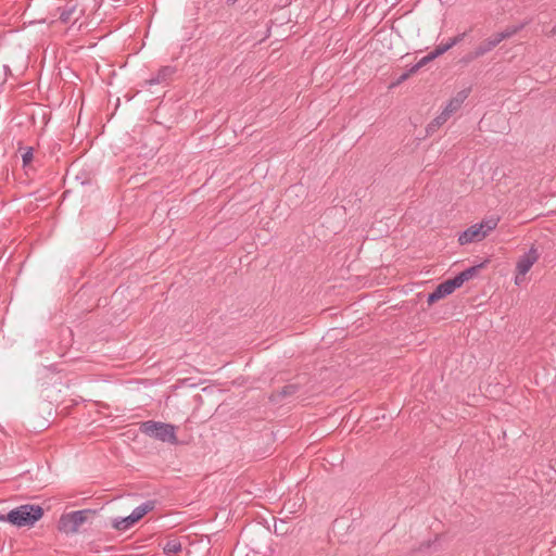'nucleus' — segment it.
Instances as JSON below:
<instances>
[{
	"mask_svg": "<svg viewBox=\"0 0 556 556\" xmlns=\"http://www.w3.org/2000/svg\"><path fill=\"white\" fill-rule=\"evenodd\" d=\"M180 549V544L176 541H170L164 546V552L168 555L176 554Z\"/></svg>",
	"mask_w": 556,
	"mask_h": 556,
	"instance_id": "obj_13",
	"label": "nucleus"
},
{
	"mask_svg": "<svg viewBox=\"0 0 556 556\" xmlns=\"http://www.w3.org/2000/svg\"><path fill=\"white\" fill-rule=\"evenodd\" d=\"M434 59V54L432 52L429 53L428 55L420 59L419 62L410 68V73H416L419 68H421L422 66H425L427 63Z\"/></svg>",
	"mask_w": 556,
	"mask_h": 556,
	"instance_id": "obj_12",
	"label": "nucleus"
},
{
	"mask_svg": "<svg viewBox=\"0 0 556 556\" xmlns=\"http://www.w3.org/2000/svg\"><path fill=\"white\" fill-rule=\"evenodd\" d=\"M498 218L491 217L488 219H483L479 224L471 225L464 232H462L458 237V242L460 245H465L471 242H478L483 240L492 230H494L497 226Z\"/></svg>",
	"mask_w": 556,
	"mask_h": 556,
	"instance_id": "obj_1",
	"label": "nucleus"
},
{
	"mask_svg": "<svg viewBox=\"0 0 556 556\" xmlns=\"http://www.w3.org/2000/svg\"><path fill=\"white\" fill-rule=\"evenodd\" d=\"M460 36L458 37H454V38H451L446 43H444V46H448V50L455 46L459 40H460Z\"/></svg>",
	"mask_w": 556,
	"mask_h": 556,
	"instance_id": "obj_16",
	"label": "nucleus"
},
{
	"mask_svg": "<svg viewBox=\"0 0 556 556\" xmlns=\"http://www.w3.org/2000/svg\"><path fill=\"white\" fill-rule=\"evenodd\" d=\"M485 263H481L480 265L472 266L464 271H462L459 275H457L454 280L457 283L458 288L463 286L465 281H468L476 277L481 268H483Z\"/></svg>",
	"mask_w": 556,
	"mask_h": 556,
	"instance_id": "obj_10",
	"label": "nucleus"
},
{
	"mask_svg": "<svg viewBox=\"0 0 556 556\" xmlns=\"http://www.w3.org/2000/svg\"><path fill=\"white\" fill-rule=\"evenodd\" d=\"M539 257V251L534 247H531V249L527 253L519 256L515 268L514 282L516 286H522L528 281L527 274L530 271L532 266L538 262Z\"/></svg>",
	"mask_w": 556,
	"mask_h": 556,
	"instance_id": "obj_5",
	"label": "nucleus"
},
{
	"mask_svg": "<svg viewBox=\"0 0 556 556\" xmlns=\"http://www.w3.org/2000/svg\"><path fill=\"white\" fill-rule=\"evenodd\" d=\"M74 10H72L71 12L68 13H63L61 18L64 21V22H70L71 21V13H73Z\"/></svg>",
	"mask_w": 556,
	"mask_h": 556,
	"instance_id": "obj_17",
	"label": "nucleus"
},
{
	"mask_svg": "<svg viewBox=\"0 0 556 556\" xmlns=\"http://www.w3.org/2000/svg\"><path fill=\"white\" fill-rule=\"evenodd\" d=\"M22 160H23L24 166H27L30 164V162L33 161V149L31 148L25 149V151L22 154Z\"/></svg>",
	"mask_w": 556,
	"mask_h": 556,
	"instance_id": "obj_14",
	"label": "nucleus"
},
{
	"mask_svg": "<svg viewBox=\"0 0 556 556\" xmlns=\"http://www.w3.org/2000/svg\"><path fill=\"white\" fill-rule=\"evenodd\" d=\"M94 516L90 509L71 511L63 514L59 520L58 529L65 534L77 533L83 525Z\"/></svg>",
	"mask_w": 556,
	"mask_h": 556,
	"instance_id": "obj_3",
	"label": "nucleus"
},
{
	"mask_svg": "<svg viewBox=\"0 0 556 556\" xmlns=\"http://www.w3.org/2000/svg\"><path fill=\"white\" fill-rule=\"evenodd\" d=\"M152 509V505L147 503L137 507L128 517L115 520L113 528L116 530H126L137 521H139L148 511Z\"/></svg>",
	"mask_w": 556,
	"mask_h": 556,
	"instance_id": "obj_6",
	"label": "nucleus"
},
{
	"mask_svg": "<svg viewBox=\"0 0 556 556\" xmlns=\"http://www.w3.org/2000/svg\"><path fill=\"white\" fill-rule=\"evenodd\" d=\"M448 50V46H444V43H441L439 45L434 51H432V53L434 54L435 58H438L439 55L443 54L444 52H446Z\"/></svg>",
	"mask_w": 556,
	"mask_h": 556,
	"instance_id": "obj_15",
	"label": "nucleus"
},
{
	"mask_svg": "<svg viewBox=\"0 0 556 556\" xmlns=\"http://www.w3.org/2000/svg\"><path fill=\"white\" fill-rule=\"evenodd\" d=\"M518 31V28H508L503 33L495 34L484 42H482L475 52V58L483 55L484 53L491 51L495 46H497L502 40L509 38Z\"/></svg>",
	"mask_w": 556,
	"mask_h": 556,
	"instance_id": "obj_7",
	"label": "nucleus"
},
{
	"mask_svg": "<svg viewBox=\"0 0 556 556\" xmlns=\"http://www.w3.org/2000/svg\"><path fill=\"white\" fill-rule=\"evenodd\" d=\"M41 507L34 505H22L16 509L11 510L7 516V520L17 527H23L34 525L41 518Z\"/></svg>",
	"mask_w": 556,
	"mask_h": 556,
	"instance_id": "obj_4",
	"label": "nucleus"
},
{
	"mask_svg": "<svg viewBox=\"0 0 556 556\" xmlns=\"http://www.w3.org/2000/svg\"><path fill=\"white\" fill-rule=\"evenodd\" d=\"M450 117L442 111L435 118H433L427 126L428 132L437 131L442 125H444Z\"/></svg>",
	"mask_w": 556,
	"mask_h": 556,
	"instance_id": "obj_11",
	"label": "nucleus"
},
{
	"mask_svg": "<svg viewBox=\"0 0 556 556\" xmlns=\"http://www.w3.org/2000/svg\"><path fill=\"white\" fill-rule=\"evenodd\" d=\"M140 430L154 439L170 444H177L176 427L169 424L149 420L140 426Z\"/></svg>",
	"mask_w": 556,
	"mask_h": 556,
	"instance_id": "obj_2",
	"label": "nucleus"
},
{
	"mask_svg": "<svg viewBox=\"0 0 556 556\" xmlns=\"http://www.w3.org/2000/svg\"><path fill=\"white\" fill-rule=\"evenodd\" d=\"M414 73H410V71L404 75L401 76L400 80L401 81H404L405 79H407L410 75H413Z\"/></svg>",
	"mask_w": 556,
	"mask_h": 556,
	"instance_id": "obj_18",
	"label": "nucleus"
},
{
	"mask_svg": "<svg viewBox=\"0 0 556 556\" xmlns=\"http://www.w3.org/2000/svg\"><path fill=\"white\" fill-rule=\"evenodd\" d=\"M470 90L464 89L457 92L445 105L443 112L451 117L454 113H456L468 98Z\"/></svg>",
	"mask_w": 556,
	"mask_h": 556,
	"instance_id": "obj_9",
	"label": "nucleus"
},
{
	"mask_svg": "<svg viewBox=\"0 0 556 556\" xmlns=\"http://www.w3.org/2000/svg\"><path fill=\"white\" fill-rule=\"evenodd\" d=\"M457 288H458V286L455 282L454 278L440 283L437 287V289L432 293L429 294L428 304L429 305L434 304L439 300L444 299L445 296L452 294Z\"/></svg>",
	"mask_w": 556,
	"mask_h": 556,
	"instance_id": "obj_8",
	"label": "nucleus"
}]
</instances>
